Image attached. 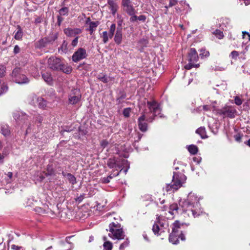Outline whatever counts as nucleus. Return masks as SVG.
Instances as JSON below:
<instances>
[{"label":"nucleus","instance_id":"nucleus-14","mask_svg":"<svg viewBox=\"0 0 250 250\" xmlns=\"http://www.w3.org/2000/svg\"><path fill=\"white\" fill-rule=\"evenodd\" d=\"M125 7V12L130 16L132 17L136 13V11L131 3L123 5Z\"/></svg>","mask_w":250,"mask_h":250},{"label":"nucleus","instance_id":"nucleus-8","mask_svg":"<svg viewBox=\"0 0 250 250\" xmlns=\"http://www.w3.org/2000/svg\"><path fill=\"white\" fill-rule=\"evenodd\" d=\"M58 38L57 34H52L49 36L40 39L36 42L35 45L37 48L41 49L46 47L48 44H52Z\"/></svg>","mask_w":250,"mask_h":250},{"label":"nucleus","instance_id":"nucleus-59","mask_svg":"<svg viewBox=\"0 0 250 250\" xmlns=\"http://www.w3.org/2000/svg\"><path fill=\"white\" fill-rule=\"evenodd\" d=\"M129 3H131V0H122V6Z\"/></svg>","mask_w":250,"mask_h":250},{"label":"nucleus","instance_id":"nucleus-24","mask_svg":"<svg viewBox=\"0 0 250 250\" xmlns=\"http://www.w3.org/2000/svg\"><path fill=\"white\" fill-rule=\"evenodd\" d=\"M190 212L194 218L198 217L203 213V211L200 208H197L195 206L194 208L192 207Z\"/></svg>","mask_w":250,"mask_h":250},{"label":"nucleus","instance_id":"nucleus-63","mask_svg":"<svg viewBox=\"0 0 250 250\" xmlns=\"http://www.w3.org/2000/svg\"><path fill=\"white\" fill-rule=\"evenodd\" d=\"M210 108V106L208 105H205L203 106V109L204 110H206V111L209 110Z\"/></svg>","mask_w":250,"mask_h":250},{"label":"nucleus","instance_id":"nucleus-26","mask_svg":"<svg viewBox=\"0 0 250 250\" xmlns=\"http://www.w3.org/2000/svg\"><path fill=\"white\" fill-rule=\"evenodd\" d=\"M179 234L170 233L169 235V241L173 244H177L179 243L178 240Z\"/></svg>","mask_w":250,"mask_h":250},{"label":"nucleus","instance_id":"nucleus-37","mask_svg":"<svg viewBox=\"0 0 250 250\" xmlns=\"http://www.w3.org/2000/svg\"><path fill=\"white\" fill-rule=\"evenodd\" d=\"M116 29V24L115 23H113L111 24V25L110 27L108 36L110 39H111L113 38L114 32Z\"/></svg>","mask_w":250,"mask_h":250},{"label":"nucleus","instance_id":"nucleus-58","mask_svg":"<svg viewBox=\"0 0 250 250\" xmlns=\"http://www.w3.org/2000/svg\"><path fill=\"white\" fill-rule=\"evenodd\" d=\"M180 238L182 241H185L186 240V237L185 234L181 231L180 233L179 234L178 239Z\"/></svg>","mask_w":250,"mask_h":250},{"label":"nucleus","instance_id":"nucleus-20","mask_svg":"<svg viewBox=\"0 0 250 250\" xmlns=\"http://www.w3.org/2000/svg\"><path fill=\"white\" fill-rule=\"evenodd\" d=\"M187 199L192 205H195L196 204L197 207H198V205H200L197 197L194 195V194L191 193H189L187 197Z\"/></svg>","mask_w":250,"mask_h":250},{"label":"nucleus","instance_id":"nucleus-28","mask_svg":"<svg viewBox=\"0 0 250 250\" xmlns=\"http://www.w3.org/2000/svg\"><path fill=\"white\" fill-rule=\"evenodd\" d=\"M196 133L199 134L202 139H206L208 137L206 135V129L205 127H200L196 130Z\"/></svg>","mask_w":250,"mask_h":250},{"label":"nucleus","instance_id":"nucleus-13","mask_svg":"<svg viewBox=\"0 0 250 250\" xmlns=\"http://www.w3.org/2000/svg\"><path fill=\"white\" fill-rule=\"evenodd\" d=\"M64 33L69 37H76L82 32V30L77 28H66L63 29Z\"/></svg>","mask_w":250,"mask_h":250},{"label":"nucleus","instance_id":"nucleus-48","mask_svg":"<svg viewBox=\"0 0 250 250\" xmlns=\"http://www.w3.org/2000/svg\"><path fill=\"white\" fill-rule=\"evenodd\" d=\"M178 3V0H169V4L168 5H166L165 8L168 9L169 7H172L175 6Z\"/></svg>","mask_w":250,"mask_h":250},{"label":"nucleus","instance_id":"nucleus-53","mask_svg":"<svg viewBox=\"0 0 250 250\" xmlns=\"http://www.w3.org/2000/svg\"><path fill=\"white\" fill-rule=\"evenodd\" d=\"M57 24L58 25V26H60L62 21L64 20V19L62 17V16H61L60 15H58L57 16Z\"/></svg>","mask_w":250,"mask_h":250},{"label":"nucleus","instance_id":"nucleus-60","mask_svg":"<svg viewBox=\"0 0 250 250\" xmlns=\"http://www.w3.org/2000/svg\"><path fill=\"white\" fill-rule=\"evenodd\" d=\"M11 249L14 250H20L21 249V247L15 245H12L11 246Z\"/></svg>","mask_w":250,"mask_h":250},{"label":"nucleus","instance_id":"nucleus-29","mask_svg":"<svg viewBox=\"0 0 250 250\" xmlns=\"http://www.w3.org/2000/svg\"><path fill=\"white\" fill-rule=\"evenodd\" d=\"M39 98L34 94L30 96L28 99V103L31 105L35 106L38 101Z\"/></svg>","mask_w":250,"mask_h":250},{"label":"nucleus","instance_id":"nucleus-36","mask_svg":"<svg viewBox=\"0 0 250 250\" xmlns=\"http://www.w3.org/2000/svg\"><path fill=\"white\" fill-rule=\"evenodd\" d=\"M69 8L67 7H63L59 10V15L61 16H67L68 14Z\"/></svg>","mask_w":250,"mask_h":250},{"label":"nucleus","instance_id":"nucleus-52","mask_svg":"<svg viewBox=\"0 0 250 250\" xmlns=\"http://www.w3.org/2000/svg\"><path fill=\"white\" fill-rule=\"evenodd\" d=\"M235 104L237 105H240L242 104L241 99L238 96H236L234 98Z\"/></svg>","mask_w":250,"mask_h":250},{"label":"nucleus","instance_id":"nucleus-31","mask_svg":"<svg viewBox=\"0 0 250 250\" xmlns=\"http://www.w3.org/2000/svg\"><path fill=\"white\" fill-rule=\"evenodd\" d=\"M178 208H179L177 204H172L169 206V213H170L172 215H173L174 214V211H175L177 213Z\"/></svg>","mask_w":250,"mask_h":250},{"label":"nucleus","instance_id":"nucleus-43","mask_svg":"<svg viewBox=\"0 0 250 250\" xmlns=\"http://www.w3.org/2000/svg\"><path fill=\"white\" fill-rule=\"evenodd\" d=\"M113 176L112 175V173L110 174L107 177H104L101 179V182L104 184H107L110 182V180L113 178Z\"/></svg>","mask_w":250,"mask_h":250},{"label":"nucleus","instance_id":"nucleus-2","mask_svg":"<svg viewBox=\"0 0 250 250\" xmlns=\"http://www.w3.org/2000/svg\"><path fill=\"white\" fill-rule=\"evenodd\" d=\"M48 67L55 71H62L65 74H68L72 72L71 67L61 60V59L52 56L50 57L47 61Z\"/></svg>","mask_w":250,"mask_h":250},{"label":"nucleus","instance_id":"nucleus-18","mask_svg":"<svg viewBox=\"0 0 250 250\" xmlns=\"http://www.w3.org/2000/svg\"><path fill=\"white\" fill-rule=\"evenodd\" d=\"M183 225V224H181L179 221H175L172 225L171 233L179 234V229L181 228V227Z\"/></svg>","mask_w":250,"mask_h":250},{"label":"nucleus","instance_id":"nucleus-49","mask_svg":"<svg viewBox=\"0 0 250 250\" xmlns=\"http://www.w3.org/2000/svg\"><path fill=\"white\" fill-rule=\"evenodd\" d=\"M152 230L155 234H157L158 235H159V231L160 230V228L159 225L155 223L153 226Z\"/></svg>","mask_w":250,"mask_h":250},{"label":"nucleus","instance_id":"nucleus-44","mask_svg":"<svg viewBox=\"0 0 250 250\" xmlns=\"http://www.w3.org/2000/svg\"><path fill=\"white\" fill-rule=\"evenodd\" d=\"M209 56V52L208 51L206 50L205 49H201L200 50V56L201 58L203 57H208Z\"/></svg>","mask_w":250,"mask_h":250},{"label":"nucleus","instance_id":"nucleus-7","mask_svg":"<svg viewBox=\"0 0 250 250\" xmlns=\"http://www.w3.org/2000/svg\"><path fill=\"white\" fill-rule=\"evenodd\" d=\"M198 59L199 56L196 49L194 48H190L188 55V63L185 65L184 68L187 70H190L193 67H199L200 64L195 63Z\"/></svg>","mask_w":250,"mask_h":250},{"label":"nucleus","instance_id":"nucleus-45","mask_svg":"<svg viewBox=\"0 0 250 250\" xmlns=\"http://www.w3.org/2000/svg\"><path fill=\"white\" fill-rule=\"evenodd\" d=\"M23 129L24 128V126L26 127V130H25V135H26L28 133H30L31 130V124L29 121L28 120V123L27 124H23Z\"/></svg>","mask_w":250,"mask_h":250},{"label":"nucleus","instance_id":"nucleus-33","mask_svg":"<svg viewBox=\"0 0 250 250\" xmlns=\"http://www.w3.org/2000/svg\"><path fill=\"white\" fill-rule=\"evenodd\" d=\"M180 205L184 208V209L190 207L194 208V205H192V204L187 199L182 202V204Z\"/></svg>","mask_w":250,"mask_h":250},{"label":"nucleus","instance_id":"nucleus-46","mask_svg":"<svg viewBox=\"0 0 250 250\" xmlns=\"http://www.w3.org/2000/svg\"><path fill=\"white\" fill-rule=\"evenodd\" d=\"M103 38V41L104 43H106L108 41V35L107 31H104L102 35L101 36Z\"/></svg>","mask_w":250,"mask_h":250},{"label":"nucleus","instance_id":"nucleus-50","mask_svg":"<svg viewBox=\"0 0 250 250\" xmlns=\"http://www.w3.org/2000/svg\"><path fill=\"white\" fill-rule=\"evenodd\" d=\"M243 136V134L237 133L234 135V138L236 142L241 143L242 142L241 139Z\"/></svg>","mask_w":250,"mask_h":250},{"label":"nucleus","instance_id":"nucleus-39","mask_svg":"<svg viewBox=\"0 0 250 250\" xmlns=\"http://www.w3.org/2000/svg\"><path fill=\"white\" fill-rule=\"evenodd\" d=\"M129 242H130L128 238L126 237L125 239V241L120 245L119 249L120 250H124L126 247H127L129 245Z\"/></svg>","mask_w":250,"mask_h":250},{"label":"nucleus","instance_id":"nucleus-23","mask_svg":"<svg viewBox=\"0 0 250 250\" xmlns=\"http://www.w3.org/2000/svg\"><path fill=\"white\" fill-rule=\"evenodd\" d=\"M42 78L48 84L52 83V77L51 74L48 72H45L42 74Z\"/></svg>","mask_w":250,"mask_h":250},{"label":"nucleus","instance_id":"nucleus-56","mask_svg":"<svg viewBox=\"0 0 250 250\" xmlns=\"http://www.w3.org/2000/svg\"><path fill=\"white\" fill-rule=\"evenodd\" d=\"M79 38V36H76L75 38V39L72 41V42H71V45L75 47V46H76L77 45L78 42Z\"/></svg>","mask_w":250,"mask_h":250},{"label":"nucleus","instance_id":"nucleus-4","mask_svg":"<svg viewBox=\"0 0 250 250\" xmlns=\"http://www.w3.org/2000/svg\"><path fill=\"white\" fill-rule=\"evenodd\" d=\"M24 70L21 67H16L12 71L11 76L12 80L19 84H26L29 82V79L24 74Z\"/></svg>","mask_w":250,"mask_h":250},{"label":"nucleus","instance_id":"nucleus-40","mask_svg":"<svg viewBox=\"0 0 250 250\" xmlns=\"http://www.w3.org/2000/svg\"><path fill=\"white\" fill-rule=\"evenodd\" d=\"M74 127H72L69 126H65L62 128V129L61 130V133L62 135H63L64 132H70L74 131Z\"/></svg>","mask_w":250,"mask_h":250},{"label":"nucleus","instance_id":"nucleus-27","mask_svg":"<svg viewBox=\"0 0 250 250\" xmlns=\"http://www.w3.org/2000/svg\"><path fill=\"white\" fill-rule=\"evenodd\" d=\"M99 24V22L98 21H92L89 23V27L88 30L89 31L90 34L92 35L93 32L96 30V27Z\"/></svg>","mask_w":250,"mask_h":250},{"label":"nucleus","instance_id":"nucleus-15","mask_svg":"<svg viewBox=\"0 0 250 250\" xmlns=\"http://www.w3.org/2000/svg\"><path fill=\"white\" fill-rule=\"evenodd\" d=\"M107 166L110 168L118 167L120 168L122 166L118 164L117 160L115 158H109L107 162Z\"/></svg>","mask_w":250,"mask_h":250},{"label":"nucleus","instance_id":"nucleus-62","mask_svg":"<svg viewBox=\"0 0 250 250\" xmlns=\"http://www.w3.org/2000/svg\"><path fill=\"white\" fill-rule=\"evenodd\" d=\"M42 19L40 17L37 18L35 20V22L36 23H39L42 22Z\"/></svg>","mask_w":250,"mask_h":250},{"label":"nucleus","instance_id":"nucleus-12","mask_svg":"<svg viewBox=\"0 0 250 250\" xmlns=\"http://www.w3.org/2000/svg\"><path fill=\"white\" fill-rule=\"evenodd\" d=\"M81 99V95L80 93V91L77 89H74L73 92L69 96V104H76L80 101Z\"/></svg>","mask_w":250,"mask_h":250},{"label":"nucleus","instance_id":"nucleus-32","mask_svg":"<svg viewBox=\"0 0 250 250\" xmlns=\"http://www.w3.org/2000/svg\"><path fill=\"white\" fill-rule=\"evenodd\" d=\"M66 177L67 178L68 180L71 184L74 185L76 184V178L73 175L70 173H68L66 174Z\"/></svg>","mask_w":250,"mask_h":250},{"label":"nucleus","instance_id":"nucleus-35","mask_svg":"<svg viewBox=\"0 0 250 250\" xmlns=\"http://www.w3.org/2000/svg\"><path fill=\"white\" fill-rule=\"evenodd\" d=\"M97 78L100 81H102V82H103L104 83H107L108 82L107 77L105 75H104L103 73H100V74H98L97 76Z\"/></svg>","mask_w":250,"mask_h":250},{"label":"nucleus","instance_id":"nucleus-42","mask_svg":"<svg viewBox=\"0 0 250 250\" xmlns=\"http://www.w3.org/2000/svg\"><path fill=\"white\" fill-rule=\"evenodd\" d=\"M67 43L65 41H63L59 50H61L63 52L66 53L67 51Z\"/></svg>","mask_w":250,"mask_h":250},{"label":"nucleus","instance_id":"nucleus-10","mask_svg":"<svg viewBox=\"0 0 250 250\" xmlns=\"http://www.w3.org/2000/svg\"><path fill=\"white\" fill-rule=\"evenodd\" d=\"M13 118L19 125H21V129H23V124L28 123V116L21 112L16 111L13 113Z\"/></svg>","mask_w":250,"mask_h":250},{"label":"nucleus","instance_id":"nucleus-16","mask_svg":"<svg viewBox=\"0 0 250 250\" xmlns=\"http://www.w3.org/2000/svg\"><path fill=\"white\" fill-rule=\"evenodd\" d=\"M114 41L117 44L121 43L122 41V28L118 27L114 37Z\"/></svg>","mask_w":250,"mask_h":250},{"label":"nucleus","instance_id":"nucleus-47","mask_svg":"<svg viewBox=\"0 0 250 250\" xmlns=\"http://www.w3.org/2000/svg\"><path fill=\"white\" fill-rule=\"evenodd\" d=\"M131 108L127 107L124 108L123 110V114L125 118H128L130 116Z\"/></svg>","mask_w":250,"mask_h":250},{"label":"nucleus","instance_id":"nucleus-61","mask_svg":"<svg viewBox=\"0 0 250 250\" xmlns=\"http://www.w3.org/2000/svg\"><path fill=\"white\" fill-rule=\"evenodd\" d=\"M143 136V134L138 132L137 133V139L136 140V142H139L141 139L142 137Z\"/></svg>","mask_w":250,"mask_h":250},{"label":"nucleus","instance_id":"nucleus-6","mask_svg":"<svg viewBox=\"0 0 250 250\" xmlns=\"http://www.w3.org/2000/svg\"><path fill=\"white\" fill-rule=\"evenodd\" d=\"M62 170V168L58 162H50L46 167V171L43 172L44 175H41L40 178L41 180H42L45 177L55 176L56 173L59 174Z\"/></svg>","mask_w":250,"mask_h":250},{"label":"nucleus","instance_id":"nucleus-17","mask_svg":"<svg viewBox=\"0 0 250 250\" xmlns=\"http://www.w3.org/2000/svg\"><path fill=\"white\" fill-rule=\"evenodd\" d=\"M107 3L109 6V9L112 15H115L118 8V4L114 0H107Z\"/></svg>","mask_w":250,"mask_h":250},{"label":"nucleus","instance_id":"nucleus-19","mask_svg":"<svg viewBox=\"0 0 250 250\" xmlns=\"http://www.w3.org/2000/svg\"><path fill=\"white\" fill-rule=\"evenodd\" d=\"M0 132L4 136H8L10 134L9 126L6 124H1L0 125Z\"/></svg>","mask_w":250,"mask_h":250},{"label":"nucleus","instance_id":"nucleus-25","mask_svg":"<svg viewBox=\"0 0 250 250\" xmlns=\"http://www.w3.org/2000/svg\"><path fill=\"white\" fill-rule=\"evenodd\" d=\"M17 31L15 32L14 38L17 40H21L23 36V32L20 25H17Z\"/></svg>","mask_w":250,"mask_h":250},{"label":"nucleus","instance_id":"nucleus-54","mask_svg":"<svg viewBox=\"0 0 250 250\" xmlns=\"http://www.w3.org/2000/svg\"><path fill=\"white\" fill-rule=\"evenodd\" d=\"M85 195V194L84 193L80 195V196L76 198V201L78 202L79 203L82 202L83 199H84Z\"/></svg>","mask_w":250,"mask_h":250},{"label":"nucleus","instance_id":"nucleus-41","mask_svg":"<svg viewBox=\"0 0 250 250\" xmlns=\"http://www.w3.org/2000/svg\"><path fill=\"white\" fill-rule=\"evenodd\" d=\"M213 34L219 39H222L224 37L223 32L218 29L215 30L213 32Z\"/></svg>","mask_w":250,"mask_h":250},{"label":"nucleus","instance_id":"nucleus-38","mask_svg":"<svg viewBox=\"0 0 250 250\" xmlns=\"http://www.w3.org/2000/svg\"><path fill=\"white\" fill-rule=\"evenodd\" d=\"M104 250H112V243L110 241H105L103 244Z\"/></svg>","mask_w":250,"mask_h":250},{"label":"nucleus","instance_id":"nucleus-34","mask_svg":"<svg viewBox=\"0 0 250 250\" xmlns=\"http://www.w3.org/2000/svg\"><path fill=\"white\" fill-rule=\"evenodd\" d=\"M37 103L39 107L41 108H44L46 106V101L42 97L39 98Z\"/></svg>","mask_w":250,"mask_h":250},{"label":"nucleus","instance_id":"nucleus-57","mask_svg":"<svg viewBox=\"0 0 250 250\" xmlns=\"http://www.w3.org/2000/svg\"><path fill=\"white\" fill-rule=\"evenodd\" d=\"M20 51V47L18 45H16L15 46H14V53L15 54H17L18 53H19Z\"/></svg>","mask_w":250,"mask_h":250},{"label":"nucleus","instance_id":"nucleus-64","mask_svg":"<svg viewBox=\"0 0 250 250\" xmlns=\"http://www.w3.org/2000/svg\"><path fill=\"white\" fill-rule=\"evenodd\" d=\"M4 158V155L0 153V164H2L3 163Z\"/></svg>","mask_w":250,"mask_h":250},{"label":"nucleus","instance_id":"nucleus-30","mask_svg":"<svg viewBox=\"0 0 250 250\" xmlns=\"http://www.w3.org/2000/svg\"><path fill=\"white\" fill-rule=\"evenodd\" d=\"M188 150L191 154L195 155L197 153L198 148L196 146L191 145L188 146Z\"/></svg>","mask_w":250,"mask_h":250},{"label":"nucleus","instance_id":"nucleus-21","mask_svg":"<svg viewBox=\"0 0 250 250\" xmlns=\"http://www.w3.org/2000/svg\"><path fill=\"white\" fill-rule=\"evenodd\" d=\"M35 210L39 213L45 214L49 211V208L47 205H43L42 207H37L35 208Z\"/></svg>","mask_w":250,"mask_h":250},{"label":"nucleus","instance_id":"nucleus-3","mask_svg":"<svg viewBox=\"0 0 250 250\" xmlns=\"http://www.w3.org/2000/svg\"><path fill=\"white\" fill-rule=\"evenodd\" d=\"M108 236L113 239L122 240L124 239L125 236V233L123 230L121 224L118 222H112L109 225Z\"/></svg>","mask_w":250,"mask_h":250},{"label":"nucleus","instance_id":"nucleus-22","mask_svg":"<svg viewBox=\"0 0 250 250\" xmlns=\"http://www.w3.org/2000/svg\"><path fill=\"white\" fill-rule=\"evenodd\" d=\"M146 19V16L144 15H141L139 16H137L135 14L132 17H130L129 21L131 22H135L137 21L138 20L142 22H145Z\"/></svg>","mask_w":250,"mask_h":250},{"label":"nucleus","instance_id":"nucleus-5","mask_svg":"<svg viewBox=\"0 0 250 250\" xmlns=\"http://www.w3.org/2000/svg\"><path fill=\"white\" fill-rule=\"evenodd\" d=\"M186 179L184 174L179 172H174L172 181L171 184H168L166 187L167 191H170L172 189H178L182 186V184Z\"/></svg>","mask_w":250,"mask_h":250},{"label":"nucleus","instance_id":"nucleus-9","mask_svg":"<svg viewBox=\"0 0 250 250\" xmlns=\"http://www.w3.org/2000/svg\"><path fill=\"white\" fill-rule=\"evenodd\" d=\"M217 114L220 116H223V118L228 117L231 119L235 117L237 113L236 110L231 106H225L221 109H218L216 110Z\"/></svg>","mask_w":250,"mask_h":250},{"label":"nucleus","instance_id":"nucleus-11","mask_svg":"<svg viewBox=\"0 0 250 250\" xmlns=\"http://www.w3.org/2000/svg\"><path fill=\"white\" fill-rule=\"evenodd\" d=\"M87 54L86 50L83 48H79L72 56V61L77 62L87 57Z\"/></svg>","mask_w":250,"mask_h":250},{"label":"nucleus","instance_id":"nucleus-55","mask_svg":"<svg viewBox=\"0 0 250 250\" xmlns=\"http://www.w3.org/2000/svg\"><path fill=\"white\" fill-rule=\"evenodd\" d=\"M100 145L102 147H103V148H105L108 146V142L107 141L105 140H103L101 141Z\"/></svg>","mask_w":250,"mask_h":250},{"label":"nucleus","instance_id":"nucleus-51","mask_svg":"<svg viewBox=\"0 0 250 250\" xmlns=\"http://www.w3.org/2000/svg\"><path fill=\"white\" fill-rule=\"evenodd\" d=\"M238 56H239L238 52L237 51H235V50L232 51L229 55V56L231 57L232 59H234L235 60H236L237 59Z\"/></svg>","mask_w":250,"mask_h":250},{"label":"nucleus","instance_id":"nucleus-1","mask_svg":"<svg viewBox=\"0 0 250 250\" xmlns=\"http://www.w3.org/2000/svg\"><path fill=\"white\" fill-rule=\"evenodd\" d=\"M147 106L148 110L145 109L138 119V127L144 132L147 130L148 125L146 122L152 123L157 116H159L160 118L164 117L161 113V109L159 104L156 101H147Z\"/></svg>","mask_w":250,"mask_h":250}]
</instances>
